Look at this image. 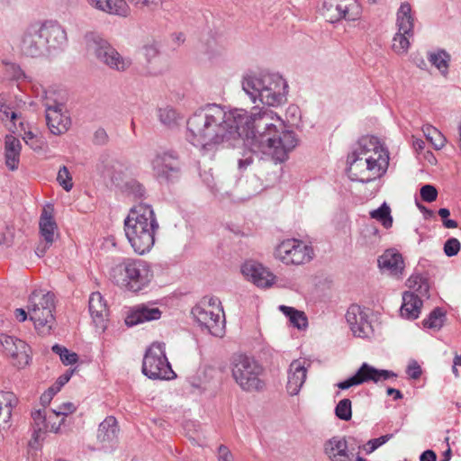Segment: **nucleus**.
Returning <instances> with one entry per match:
<instances>
[{
  "mask_svg": "<svg viewBox=\"0 0 461 461\" xmlns=\"http://www.w3.org/2000/svg\"><path fill=\"white\" fill-rule=\"evenodd\" d=\"M242 136H247L246 145L254 152L270 154L280 161H285L298 144L296 134L284 130L282 119L265 107L254 106L249 113L210 104L187 120L186 140L203 152Z\"/></svg>",
  "mask_w": 461,
  "mask_h": 461,
  "instance_id": "obj_1",
  "label": "nucleus"
},
{
  "mask_svg": "<svg viewBox=\"0 0 461 461\" xmlns=\"http://www.w3.org/2000/svg\"><path fill=\"white\" fill-rule=\"evenodd\" d=\"M388 151L376 137H365L358 148L348 157V176L352 181L368 183L381 177L387 170Z\"/></svg>",
  "mask_w": 461,
  "mask_h": 461,
  "instance_id": "obj_2",
  "label": "nucleus"
},
{
  "mask_svg": "<svg viewBox=\"0 0 461 461\" xmlns=\"http://www.w3.org/2000/svg\"><path fill=\"white\" fill-rule=\"evenodd\" d=\"M159 229L152 207L140 203L131 209L124 220L125 236L136 254L144 255L155 244L156 233Z\"/></svg>",
  "mask_w": 461,
  "mask_h": 461,
  "instance_id": "obj_3",
  "label": "nucleus"
},
{
  "mask_svg": "<svg viewBox=\"0 0 461 461\" xmlns=\"http://www.w3.org/2000/svg\"><path fill=\"white\" fill-rule=\"evenodd\" d=\"M242 89L252 103L277 107L286 102L288 85L279 74H249L242 78Z\"/></svg>",
  "mask_w": 461,
  "mask_h": 461,
  "instance_id": "obj_4",
  "label": "nucleus"
},
{
  "mask_svg": "<svg viewBox=\"0 0 461 461\" xmlns=\"http://www.w3.org/2000/svg\"><path fill=\"white\" fill-rule=\"evenodd\" d=\"M110 279L121 288L139 293L146 289L154 277L149 262L140 258H122L114 264L109 271Z\"/></svg>",
  "mask_w": 461,
  "mask_h": 461,
  "instance_id": "obj_5",
  "label": "nucleus"
},
{
  "mask_svg": "<svg viewBox=\"0 0 461 461\" xmlns=\"http://www.w3.org/2000/svg\"><path fill=\"white\" fill-rule=\"evenodd\" d=\"M27 309L35 329L42 335L50 334L55 323L54 294L41 289L34 290L29 297Z\"/></svg>",
  "mask_w": 461,
  "mask_h": 461,
  "instance_id": "obj_6",
  "label": "nucleus"
},
{
  "mask_svg": "<svg viewBox=\"0 0 461 461\" xmlns=\"http://www.w3.org/2000/svg\"><path fill=\"white\" fill-rule=\"evenodd\" d=\"M231 375L234 381L245 392L263 390L265 383L260 378L263 367L254 358L246 355H235L231 358Z\"/></svg>",
  "mask_w": 461,
  "mask_h": 461,
  "instance_id": "obj_7",
  "label": "nucleus"
},
{
  "mask_svg": "<svg viewBox=\"0 0 461 461\" xmlns=\"http://www.w3.org/2000/svg\"><path fill=\"white\" fill-rule=\"evenodd\" d=\"M84 43L89 55L117 71L126 70L131 60L122 57L102 35L90 32L85 34Z\"/></svg>",
  "mask_w": 461,
  "mask_h": 461,
  "instance_id": "obj_8",
  "label": "nucleus"
},
{
  "mask_svg": "<svg viewBox=\"0 0 461 461\" xmlns=\"http://www.w3.org/2000/svg\"><path fill=\"white\" fill-rule=\"evenodd\" d=\"M409 291L402 294L401 316L407 320H416L420 313L423 299L429 298V285L427 276L415 273L406 281Z\"/></svg>",
  "mask_w": 461,
  "mask_h": 461,
  "instance_id": "obj_9",
  "label": "nucleus"
},
{
  "mask_svg": "<svg viewBox=\"0 0 461 461\" xmlns=\"http://www.w3.org/2000/svg\"><path fill=\"white\" fill-rule=\"evenodd\" d=\"M142 373L150 379H171L175 373L166 357L165 344L154 342L146 350Z\"/></svg>",
  "mask_w": 461,
  "mask_h": 461,
  "instance_id": "obj_10",
  "label": "nucleus"
},
{
  "mask_svg": "<svg viewBox=\"0 0 461 461\" xmlns=\"http://www.w3.org/2000/svg\"><path fill=\"white\" fill-rule=\"evenodd\" d=\"M153 176L159 182L171 183L180 177V162L172 150L156 151L150 159Z\"/></svg>",
  "mask_w": 461,
  "mask_h": 461,
  "instance_id": "obj_11",
  "label": "nucleus"
},
{
  "mask_svg": "<svg viewBox=\"0 0 461 461\" xmlns=\"http://www.w3.org/2000/svg\"><path fill=\"white\" fill-rule=\"evenodd\" d=\"M276 258L286 265H303L313 258V249L299 240L282 241L275 252Z\"/></svg>",
  "mask_w": 461,
  "mask_h": 461,
  "instance_id": "obj_12",
  "label": "nucleus"
},
{
  "mask_svg": "<svg viewBox=\"0 0 461 461\" xmlns=\"http://www.w3.org/2000/svg\"><path fill=\"white\" fill-rule=\"evenodd\" d=\"M321 14L331 23L342 19L356 21L360 17L361 6L357 0H323Z\"/></svg>",
  "mask_w": 461,
  "mask_h": 461,
  "instance_id": "obj_13",
  "label": "nucleus"
},
{
  "mask_svg": "<svg viewBox=\"0 0 461 461\" xmlns=\"http://www.w3.org/2000/svg\"><path fill=\"white\" fill-rule=\"evenodd\" d=\"M396 377L397 375L391 370L377 369L367 363H363L354 375L338 383L337 386L341 390H347L364 383L374 382L377 384Z\"/></svg>",
  "mask_w": 461,
  "mask_h": 461,
  "instance_id": "obj_14",
  "label": "nucleus"
},
{
  "mask_svg": "<svg viewBox=\"0 0 461 461\" xmlns=\"http://www.w3.org/2000/svg\"><path fill=\"white\" fill-rule=\"evenodd\" d=\"M192 314L201 327L205 328L212 335L221 337L224 333L225 319L221 308L217 312L203 304H197L192 309Z\"/></svg>",
  "mask_w": 461,
  "mask_h": 461,
  "instance_id": "obj_15",
  "label": "nucleus"
},
{
  "mask_svg": "<svg viewBox=\"0 0 461 461\" xmlns=\"http://www.w3.org/2000/svg\"><path fill=\"white\" fill-rule=\"evenodd\" d=\"M40 234L41 238V243L36 248L38 257H43L48 249L54 243L59 236L58 225L53 217V208L50 206L44 207L39 221Z\"/></svg>",
  "mask_w": 461,
  "mask_h": 461,
  "instance_id": "obj_16",
  "label": "nucleus"
},
{
  "mask_svg": "<svg viewBox=\"0 0 461 461\" xmlns=\"http://www.w3.org/2000/svg\"><path fill=\"white\" fill-rule=\"evenodd\" d=\"M345 318L355 337L365 339L373 334V327L366 309L352 304L348 307Z\"/></svg>",
  "mask_w": 461,
  "mask_h": 461,
  "instance_id": "obj_17",
  "label": "nucleus"
},
{
  "mask_svg": "<svg viewBox=\"0 0 461 461\" xmlns=\"http://www.w3.org/2000/svg\"><path fill=\"white\" fill-rule=\"evenodd\" d=\"M0 343L4 348L5 353L12 358L13 365L18 368L26 366L30 360V348L23 340L8 336L5 334L0 335Z\"/></svg>",
  "mask_w": 461,
  "mask_h": 461,
  "instance_id": "obj_18",
  "label": "nucleus"
},
{
  "mask_svg": "<svg viewBox=\"0 0 461 461\" xmlns=\"http://www.w3.org/2000/svg\"><path fill=\"white\" fill-rule=\"evenodd\" d=\"M46 51L64 47L68 41L66 30L56 21H46L39 24Z\"/></svg>",
  "mask_w": 461,
  "mask_h": 461,
  "instance_id": "obj_19",
  "label": "nucleus"
},
{
  "mask_svg": "<svg viewBox=\"0 0 461 461\" xmlns=\"http://www.w3.org/2000/svg\"><path fill=\"white\" fill-rule=\"evenodd\" d=\"M21 50L24 55L32 58L41 56L47 52L40 32L39 23L29 26L24 32L21 42Z\"/></svg>",
  "mask_w": 461,
  "mask_h": 461,
  "instance_id": "obj_20",
  "label": "nucleus"
},
{
  "mask_svg": "<svg viewBox=\"0 0 461 461\" xmlns=\"http://www.w3.org/2000/svg\"><path fill=\"white\" fill-rule=\"evenodd\" d=\"M162 312L155 303H140L131 307L125 318V323L132 327L146 321H156L161 318Z\"/></svg>",
  "mask_w": 461,
  "mask_h": 461,
  "instance_id": "obj_21",
  "label": "nucleus"
},
{
  "mask_svg": "<svg viewBox=\"0 0 461 461\" xmlns=\"http://www.w3.org/2000/svg\"><path fill=\"white\" fill-rule=\"evenodd\" d=\"M244 276L258 287H269L273 285L275 276L263 265L255 261H248L241 267Z\"/></svg>",
  "mask_w": 461,
  "mask_h": 461,
  "instance_id": "obj_22",
  "label": "nucleus"
},
{
  "mask_svg": "<svg viewBox=\"0 0 461 461\" xmlns=\"http://www.w3.org/2000/svg\"><path fill=\"white\" fill-rule=\"evenodd\" d=\"M63 107L62 104H58L54 106H48L46 109L47 125L54 135L66 132L71 123L70 118L62 113Z\"/></svg>",
  "mask_w": 461,
  "mask_h": 461,
  "instance_id": "obj_23",
  "label": "nucleus"
},
{
  "mask_svg": "<svg viewBox=\"0 0 461 461\" xmlns=\"http://www.w3.org/2000/svg\"><path fill=\"white\" fill-rule=\"evenodd\" d=\"M88 309L95 327L104 331L106 328L109 310L106 301L100 293L95 292L90 295Z\"/></svg>",
  "mask_w": 461,
  "mask_h": 461,
  "instance_id": "obj_24",
  "label": "nucleus"
},
{
  "mask_svg": "<svg viewBox=\"0 0 461 461\" xmlns=\"http://www.w3.org/2000/svg\"><path fill=\"white\" fill-rule=\"evenodd\" d=\"M307 376L305 362L294 360L288 369L286 390L290 395H297L301 391Z\"/></svg>",
  "mask_w": 461,
  "mask_h": 461,
  "instance_id": "obj_25",
  "label": "nucleus"
},
{
  "mask_svg": "<svg viewBox=\"0 0 461 461\" xmlns=\"http://www.w3.org/2000/svg\"><path fill=\"white\" fill-rule=\"evenodd\" d=\"M378 266L383 271L398 276L402 274L404 261L401 253L394 249H387L378 258Z\"/></svg>",
  "mask_w": 461,
  "mask_h": 461,
  "instance_id": "obj_26",
  "label": "nucleus"
},
{
  "mask_svg": "<svg viewBox=\"0 0 461 461\" xmlns=\"http://www.w3.org/2000/svg\"><path fill=\"white\" fill-rule=\"evenodd\" d=\"M325 454L331 461H350L348 441L343 437H333L324 445Z\"/></svg>",
  "mask_w": 461,
  "mask_h": 461,
  "instance_id": "obj_27",
  "label": "nucleus"
},
{
  "mask_svg": "<svg viewBox=\"0 0 461 461\" xmlns=\"http://www.w3.org/2000/svg\"><path fill=\"white\" fill-rule=\"evenodd\" d=\"M21 141L13 135H6L5 140V158L6 167L14 171L18 168L21 153Z\"/></svg>",
  "mask_w": 461,
  "mask_h": 461,
  "instance_id": "obj_28",
  "label": "nucleus"
},
{
  "mask_svg": "<svg viewBox=\"0 0 461 461\" xmlns=\"http://www.w3.org/2000/svg\"><path fill=\"white\" fill-rule=\"evenodd\" d=\"M92 6L109 14L127 17L131 9L125 0H93Z\"/></svg>",
  "mask_w": 461,
  "mask_h": 461,
  "instance_id": "obj_29",
  "label": "nucleus"
},
{
  "mask_svg": "<svg viewBox=\"0 0 461 461\" xmlns=\"http://www.w3.org/2000/svg\"><path fill=\"white\" fill-rule=\"evenodd\" d=\"M119 432L117 420L113 416H108L99 424L97 439L103 444H110L116 440Z\"/></svg>",
  "mask_w": 461,
  "mask_h": 461,
  "instance_id": "obj_30",
  "label": "nucleus"
},
{
  "mask_svg": "<svg viewBox=\"0 0 461 461\" xmlns=\"http://www.w3.org/2000/svg\"><path fill=\"white\" fill-rule=\"evenodd\" d=\"M414 19L411 7L408 3H402L397 12V26L399 32L412 35Z\"/></svg>",
  "mask_w": 461,
  "mask_h": 461,
  "instance_id": "obj_31",
  "label": "nucleus"
},
{
  "mask_svg": "<svg viewBox=\"0 0 461 461\" xmlns=\"http://www.w3.org/2000/svg\"><path fill=\"white\" fill-rule=\"evenodd\" d=\"M279 310L288 317L291 324L298 330L305 329L308 326V320L303 312L285 305H280Z\"/></svg>",
  "mask_w": 461,
  "mask_h": 461,
  "instance_id": "obj_32",
  "label": "nucleus"
},
{
  "mask_svg": "<svg viewBox=\"0 0 461 461\" xmlns=\"http://www.w3.org/2000/svg\"><path fill=\"white\" fill-rule=\"evenodd\" d=\"M33 420V438L38 440L41 433L46 432L49 429L48 417L44 411L37 410L32 413Z\"/></svg>",
  "mask_w": 461,
  "mask_h": 461,
  "instance_id": "obj_33",
  "label": "nucleus"
},
{
  "mask_svg": "<svg viewBox=\"0 0 461 461\" xmlns=\"http://www.w3.org/2000/svg\"><path fill=\"white\" fill-rule=\"evenodd\" d=\"M428 59L442 75L446 76L447 74L450 56L447 51L441 50L437 52L429 53Z\"/></svg>",
  "mask_w": 461,
  "mask_h": 461,
  "instance_id": "obj_34",
  "label": "nucleus"
},
{
  "mask_svg": "<svg viewBox=\"0 0 461 461\" xmlns=\"http://www.w3.org/2000/svg\"><path fill=\"white\" fill-rule=\"evenodd\" d=\"M445 318V312L441 308L437 307L429 313L428 318L423 320L422 324L426 329L438 330L443 326Z\"/></svg>",
  "mask_w": 461,
  "mask_h": 461,
  "instance_id": "obj_35",
  "label": "nucleus"
},
{
  "mask_svg": "<svg viewBox=\"0 0 461 461\" xmlns=\"http://www.w3.org/2000/svg\"><path fill=\"white\" fill-rule=\"evenodd\" d=\"M427 140L434 146L436 149H440L445 146V136L435 127L426 125L422 129Z\"/></svg>",
  "mask_w": 461,
  "mask_h": 461,
  "instance_id": "obj_36",
  "label": "nucleus"
},
{
  "mask_svg": "<svg viewBox=\"0 0 461 461\" xmlns=\"http://www.w3.org/2000/svg\"><path fill=\"white\" fill-rule=\"evenodd\" d=\"M244 137H245V140H243V143H244V146L249 149V151L244 153L242 158L238 159V168L240 171L242 172V171L246 170L247 167H249L253 163V161H254L253 155H265V156L270 157L276 162H279V163L282 162L280 160L274 158L273 156L270 154L263 153V152H254L249 146L246 145L247 136H244Z\"/></svg>",
  "mask_w": 461,
  "mask_h": 461,
  "instance_id": "obj_37",
  "label": "nucleus"
},
{
  "mask_svg": "<svg viewBox=\"0 0 461 461\" xmlns=\"http://www.w3.org/2000/svg\"><path fill=\"white\" fill-rule=\"evenodd\" d=\"M390 212V207L386 205V203H383L378 209L370 212V216L373 219L380 221L385 228H389L393 223Z\"/></svg>",
  "mask_w": 461,
  "mask_h": 461,
  "instance_id": "obj_38",
  "label": "nucleus"
},
{
  "mask_svg": "<svg viewBox=\"0 0 461 461\" xmlns=\"http://www.w3.org/2000/svg\"><path fill=\"white\" fill-rule=\"evenodd\" d=\"M336 416L342 420H349L352 417L351 401L348 398L340 400L335 407Z\"/></svg>",
  "mask_w": 461,
  "mask_h": 461,
  "instance_id": "obj_39",
  "label": "nucleus"
},
{
  "mask_svg": "<svg viewBox=\"0 0 461 461\" xmlns=\"http://www.w3.org/2000/svg\"><path fill=\"white\" fill-rule=\"evenodd\" d=\"M407 33H403V32H399L394 35L393 39V50L396 53H405L410 46L409 37Z\"/></svg>",
  "mask_w": 461,
  "mask_h": 461,
  "instance_id": "obj_40",
  "label": "nucleus"
},
{
  "mask_svg": "<svg viewBox=\"0 0 461 461\" xmlns=\"http://www.w3.org/2000/svg\"><path fill=\"white\" fill-rule=\"evenodd\" d=\"M52 351L59 356L60 360L64 365H72L77 361V355L70 352L65 347L56 344L52 347Z\"/></svg>",
  "mask_w": 461,
  "mask_h": 461,
  "instance_id": "obj_41",
  "label": "nucleus"
},
{
  "mask_svg": "<svg viewBox=\"0 0 461 461\" xmlns=\"http://www.w3.org/2000/svg\"><path fill=\"white\" fill-rule=\"evenodd\" d=\"M159 121L167 125L172 126L176 122L177 115L176 110L171 107L159 108L158 111Z\"/></svg>",
  "mask_w": 461,
  "mask_h": 461,
  "instance_id": "obj_42",
  "label": "nucleus"
},
{
  "mask_svg": "<svg viewBox=\"0 0 461 461\" xmlns=\"http://www.w3.org/2000/svg\"><path fill=\"white\" fill-rule=\"evenodd\" d=\"M392 438H393V434H386V435L381 436L377 438L370 439L366 442V445L363 446V448L366 454H370V453L374 452L375 449H377L379 447L385 444Z\"/></svg>",
  "mask_w": 461,
  "mask_h": 461,
  "instance_id": "obj_43",
  "label": "nucleus"
},
{
  "mask_svg": "<svg viewBox=\"0 0 461 461\" xmlns=\"http://www.w3.org/2000/svg\"><path fill=\"white\" fill-rule=\"evenodd\" d=\"M57 181L66 191H70L72 189V177L67 167L63 166L60 167L58 173Z\"/></svg>",
  "mask_w": 461,
  "mask_h": 461,
  "instance_id": "obj_44",
  "label": "nucleus"
},
{
  "mask_svg": "<svg viewBox=\"0 0 461 461\" xmlns=\"http://www.w3.org/2000/svg\"><path fill=\"white\" fill-rule=\"evenodd\" d=\"M76 410H77L76 405L73 402H64V403L60 404L56 409H53L52 414L54 417L63 416V418H64V417L68 416V414L75 412Z\"/></svg>",
  "mask_w": 461,
  "mask_h": 461,
  "instance_id": "obj_45",
  "label": "nucleus"
},
{
  "mask_svg": "<svg viewBox=\"0 0 461 461\" xmlns=\"http://www.w3.org/2000/svg\"><path fill=\"white\" fill-rule=\"evenodd\" d=\"M460 250V242L456 238L448 239L444 244V252L447 257L456 256Z\"/></svg>",
  "mask_w": 461,
  "mask_h": 461,
  "instance_id": "obj_46",
  "label": "nucleus"
},
{
  "mask_svg": "<svg viewBox=\"0 0 461 461\" xmlns=\"http://www.w3.org/2000/svg\"><path fill=\"white\" fill-rule=\"evenodd\" d=\"M421 198L428 203H431L437 199L438 191L431 185H425L420 188Z\"/></svg>",
  "mask_w": 461,
  "mask_h": 461,
  "instance_id": "obj_47",
  "label": "nucleus"
},
{
  "mask_svg": "<svg viewBox=\"0 0 461 461\" xmlns=\"http://www.w3.org/2000/svg\"><path fill=\"white\" fill-rule=\"evenodd\" d=\"M6 70L8 75L14 80L19 81L27 78L25 73L22 70V68L14 63L8 64L6 67Z\"/></svg>",
  "mask_w": 461,
  "mask_h": 461,
  "instance_id": "obj_48",
  "label": "nucleus"
},
{
  "mask_svg": "<svg viewBox=\"0 0 461 461\" xmlns=\"http://www.w3.org/2000/svg\"><path fill=\"white\" fill-rule=\"evenodd\" d=\"M218 461H237L230 450L224 445L218 447Z\"/></svg>",
  "mask_w": 461,
  "mask_h": 461,
  "instance_id": "obj_49",
  "label": "nucleus"
},
{
  "mask_svg": "<svg viewBox=\"0 0 461 461\" xmlns=\"http://www.w3.org/2000/svg\"><path fill=\"white\" fill-rule=\"evenodd\" d=\"M129 189L134 197L140 199L143 198L146 193L144 186L136 181H132L129 184Z\"/></svg>",
  "mask_w": 461,
  "mask_h": 461,
  "instance_id": "obj_50",
  "label": "nucleus"
},
{
  "mask_svg": "<svg viewBox=\"0 0 461 461\" xmlns=\"http://www.w3.org/2000/svg\"><path fill=\"white\" fill-rule=\"evenodd\" d=\"M108 134L104 128H98L94 133L93 141L96 145H104L108 142Z\"/></svg>",
  "mask_w": 461,
  "mask_h": 461,
  "instance_id": "obj_51",
  "label": "nucleus"
},
{
  "mask_svg": "<svg viewBox=\"0 0 461 461\" xmlns=\"http://www.w3.org/2000/svg\"><path fill=\"white\" fill-rule=\"evenodd\" d=\"M406 373L411 379H418L421 375V368L417 361L413 360L409 363Z\"/></svg>",
  "mask_w": 461,
  "mask_h": 461,
  "instance_id": "obj_52",
  "label": "nucleus"
},
{
  "mask_svg": "<svg viewBox=\"0 0 461 461\" xmlns=\"http://www.w3.org/2000/svg\"><path fill=\"white\" fill-rule=\"evenodd\" d=\"M0 117L3 121L10 119L14 122L17 118V113L5 104H0Z\"/></svg>",
  "mask_w": 461,
  "mask_h": 461,
  "instance_id": "obj_53",
  "label": "nucleus"
},
{
  "mask_svg": "<svg viewBox=\"0 0 461 461\" xmlns=\"http://www.w3.org/2000/svg\"><path fill=\"white\" fill-rule=\"evenodd\" d=\"M138 8L157 7L161 4V0H129Z\"/></svg>",
  "mask_w": 461,
  "mask_h": 461,
  "instance_id": "obj_54",
  "label": "nucleus"
},
{
  "mask_svg": "<svg viewBox=\"0 0 461 461\" xmlns=\"http://www.w3.org/2000/svg\"><path fill=\"white\" fill-rule=\"evenodd\" d=\"M115 167L113 163H109L106 165L102 170V175L104 178H109L111 181H114L118 179V176L112 171V169Z\"/></svg>",
  "mask_w": 461,
  "mask_h": 461,
  "instance_id": "obj_55",
  "label": "nucleus"
},
{
  "mask_svg": "<svg viewBox=\"0 0 461 461\" xmlns=\"http://www.w3.org/2000/svg\"><path fill=\"white\" fill-rule=\"evenodd\" d=\"M50 420H51V416L50 415L48 417V421H47L49 423V429L47 431L59 433V429H60V426L64 422L65 418H62L58 423L56 421L51 422Z\"/></svg>",
  "mask_w": 461,
  "mask_h": 461,
  "instance_id": "obj_56",
  "label": "nucleus"
},
{
  "mask_svg": "<svg viewBox=\"0 0 461 461\" xmlns=\"http://www.w3.org/2000/svg\"><path fill=\"white\" fill-rule=\"evenodd\" d=\"M200 304H203L205 307H210V309H213L215 312H217V308H221V302L215 297L209 298L207 303L203 301Z\"/></svg>",
  "mask_w": 461,
  "mask_h": 461,
  "instance_id": "obj_57",
  "label": "nucleus"
},
{
  "mask_svg": "<svg viewBox=\"0 0 461 461\" xmlns=\"http://www.w3.org/2000/svg\"><path fill=\"white\" fill-rule=\"evenodd\" d=\"M437 456L432 450H425L420 456V461H436Z\"/></svg>",
  "mask_w": 461,
  "mask_h": 461,
  "instance_id": "obj_58",
  "label": "nucleus"
},
{
  "mask_svg": "<svg viewBox=\"0 0 461 461\" xmlns=\"http://www.w3.org/2000/svg\"><path fill=\"white\" fill-rule=\"evenodd\" d=\"M35 138L34 134L32 131H27L24 133L23 140L24 141L31 145V147L34 149L40 148V146L35 145L33 142V139Z\"/></svg>",
  "mask_w": 461,
  "mask_h": 461,
  "instance_id": "obj_59",
  "label": "nucleus"
},
{
  "mask_svg": "<svg viewBox=\"0 0 461 461\" xmlns=\"http://www.w3.org/2000/svg\"><path fill=\"white\" fill-rule=\"evenodd\" d=\"M70 376L69 374L60 375L57 380V390H60V388L69 381Z\"/></svg>",
  "mask_w": 461,
  "mask_h": 461,
  "instance_id": "obj_60",
  "label": "nucleus"
},
{
  "mask_svg": "<svg viewBox=\"0 0 461 461\" xmlns=\"http://www.w3.org/2000/svg\"><path fill=\"white\" fill-rule=\"evenodd\" d=\"M386 393L388 395H393L394 400H400L403 397L400 390L394 388H387Z\"/></svg>",
  "mask_w": 461,
  "mask_h": 461,
  "instance_id": "obj_61",
  "label": "nucleus"
},
{
  "mask_svg": "<svg viewBox=\"0 0 461 461\" xmlns=\"http://www.w3.org/2000/svg\"><path fill=\"white\" fill-rule=\"evenodd\" d=\"M15 317L19 321L23 322L27 319V312L22 308L16 309Z\"/></svg>",
  "mask_w": 461,
  "mask_h": 461,
  "instance_id": "obj_62",
  "label": "nucleus"
},
{
  "mask_svg": "<svg viewBox=\"0 0 461 461\" xmlns=\"http://www.w3.org/2000/svg\"><path fill=\"white\" fill-rule=\"evenodd\" d=\"M442 223L443 226L447 229H454L457 227V222L455 220L447 219Z\"/></svg>",
  "mask_w": 461,
  "mask_h": 461,
  "instance_id": "obj_63",
  "label": "nucleus"
},
{
  "mask_svg": "<svg viewBox=\"0 0 461 461\" xmlns=\"http://www.w3.org/2000/svg\"><path fill=\"white\" fill-rule=\"evenodd\" d=\"M413 147L418 151L422 150L425 147V141L420 139H416L413 141Z\"/></svg>",
  "mask_w": 461,
  "mask_h": 461,
  "instance_id": "obj_64",
  "label": "nucleus"
}]
</instances>
